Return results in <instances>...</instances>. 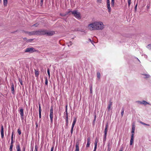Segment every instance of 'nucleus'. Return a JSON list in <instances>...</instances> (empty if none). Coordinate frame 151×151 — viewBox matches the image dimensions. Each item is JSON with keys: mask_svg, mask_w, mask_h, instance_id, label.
I'll use <instances>...</instances> for the list:
<instances>
[{"mask_svg": "<svg viewBox=\"0 0 151 151\" xmlns=\"http://www.w3.org/2000/svg\"><path fill=\"white\" fill-rule=\"evenodd\" d=\"M134 133H132V134L131 137V138H133L134 139Z\"/></svg>", "mask_w": 151, "mask_h": 151, "instance_id": "nucleus-38", "label": "nucleus"}, {"mask_svg": "<svg viewBox=\"0 0 151 151\" xmlns=\"http://www.w3.org/2000/svg\"><path fill=\"white\" fill-rule=\"evenodd\" d=\"M13 147V144H11V145L10 146L9 149L11 151H12V150Z\"/></svg>", "mask_w": 151, "mask_h": 151, "instance_id": "nucleus-29", "label": "nucleus"}, {"mask_svg": "<svg viewBox=\"0 0 151 151\" xmlns=\"http://www.w3.org/2000/svg\"><path fill=\"white\" fill-rule=\"evenodd\" d=\"M122 150H122V149H120L119 150V151H122Z\"/></svg>", "mask_w": 151, "mask_h": 151, "instance_id": "nucleus-49", "label": "nucleus"}, {"mask_svg": "<svg viewBox=\"0 0 151 151\" xmlns=\"http://www.w3.org/2000/svg\"><path fill=\"white\" fill-rule=\"evenodd\" d=\"M28 34L29 35H35L34 31H32V32H29L28 33Z\"/></svg>", "mask_w": 151, "mask_h": 151, "instance_id": "nucleus-18", "label": "nucleus"}, {"mask_svg": "<svg viewBox=\"0 0 151 151\" xmlns=\"http://www.w3.org/2000/svg\"><path fill=\"white\" fill-rule=\"evenodd\" d=\"M19 82L21 85H22V81L21 80H19Z\"/></svg>", "mask_w": 151, "mask_h": 151, "instance_id": "nucleus-41", "label": "nucleus"}, {"mask_svg": "<svg viewBox=\"0 0 151 151\" xmlns=\"http://www.w3.org/2000/svg\"><path fill=\"white\" fill-rule=\"evenodd\" d=\"M79 143L78 142H77L76 144V151H79Z\"/></svg>", "mask_w": 151, "mask_h": 151, "instance_id": "nucleus-10", "label": "nucleus"}, {"mask_svg": "<svg viewBox=\"0 0 151 151\" xmlns=\"http://www.w3.org/2000/svg\"><path fill=\"white\" fill-rule=\"evenodd\" d=\"M127 2L129 6L131 4V0H127Z\"/></svg>", "mask_w": 151, "mask_h": 151, "instance_id": "nucleus-28", "label": "nucleus"}, {"mask_svg": "<svg viewBox=\"0 0 151 151\" xmlns=\"http://www.w3.org/2000/svg\"><path fill=\"white\" fill-rule=\"evenodd\" d=\"M18 134H19V135L21 133V131H20V130L19 129H18Z\"/></svg>", "mask_w": 151, "mask_h": 151, "instance_id": "nucleus-35", "label": "nucleus"}, {"mask_svg": "<svg viewBox=\"0 0 151 151\" xmlns=\"http://www.w3.org/2000/svg\"><path fill=\"white\" fill-rule=\"evenodd\" d=\"M108 127H109L108 125V124H107L105 128L108 129Z\"/></svg>", "mask_w": 151, "mask_h": 151, "instance_id": "nucleus-42", "label": "nucleus"}, {"mask_svg": "<svg viewBox=\"0 0 151 151\" xmlns=\"http://www.w3.org/2000/svg\"><path fill=\"white\" fill-rule=\"evenodd\" d=\"M47 72L48 74V75L49 77L50 78V70H49V69H47Z\"/></svg>", "mask_w": 151, "mask_h": 151, "instance_id": "nucleus-27", "label": "nucleus"}, {"mask_svg": "<svg viewBox=\"0 0 151 151\" xmlns=\"http://www.w3.org/2000/svg\"><path fill=\"white\" fill-rule=\"evenodd\" d=\"M108 11L109 12H111V8L110 6V4H107Z\"/></svg>", "mask_w": 151, "mask_h": 151, "instance_id": "nucleus-15", "label": "nucleus"}, {"mask_svg": "<svg viewBox=\"0 0 151 151\" xmlns=\"http://www.w3.org/2000/svg\"><path fill=\"white\" fill-rule=\"evenodd\" d=\"M70 45H72V42H70Z\"/></svg>", "mask_w": 151, "mask_h": 151, "instance_id": "nucleus-51", "label": "nucleus"}, {"mask_svg": "<svg viewBox=\"0 0 151 151\" xmlns=\"http://www.w3.org/2000/svg\"><path fill=\"white\" fill-rule=\"evenodd\" d=\"M76 118H74V120L73 122V123L72 124V128H71V133H72V132L73 131V127H74L75 125V124L76 123Z\"/></svg>", "mask_w": 151, "mask_h": 151, "instance_id": "nucleus-8", "label": "nucleus"}, {"mask_svg": "<svg viewBox=\"0 0 151 151\" xmlns=\"http://www.w3.org/2000/svg\"><path fill=\"white\" fill-rule=\"evenodd\" d=\"M33 39H31L30 40H28V42H31V41H32L33 40Z\"/></svg>", "mask_w": 151, "mask_h": 151, "instance_id": "nucleus-45", "label": "nucleus"}, {"mask_svg": "<svg viewBox=\"0 0 151 151\" xmlns=\"http://www.w3.org/2000/svg\"><path fill=\"white\" fill-rule=\"evenodd\" d=\"M39 25V24H36L34 25V26H35L36 27H37Z\"/></svg>", "mask_w": 151, "mask_h": 151, "instance_id": "nucleus-40", "label": "nucleus"}, {"mask_svg": "<svg viewBox=\"0 0 151 151\" xmlns=\"http://www.w3.org/2000/svg\"><path fill=\"white\" fill-rule=\"evenodd\" d=\"M140 123L142 124H143L144 125H147V126H149V124H146L144 123H143L142 122H140Z\"/></svg>", "mask_w": 151, "mask_h": 151, "instance_id": "nucleus-34", "label": "nucleus"}, {"mask_svg": "<svg viewBox=\"0 0 151 151\" xmlns=\"http://www.w3.org/2000/svg\"><path fill=\"white\" fill-rule=\"evenodd\" d=\"M134 141V139L133 138H131L130 144V145H132Z\"/></svg>", "mask_w": 151, "mask_h": 151, "instance_id": "nucleus-24", "label": "nucleus"}, {"mask_svg": "<svg viewBox=\"0 0 151 151\" xmlns=\"http://www.w3.org/2000/svg\"><path fill=\"white\" fill-rule=\"evenodd\" d=\"M114 0H111V5L112 6H114Z\"/></svg>", "mask_w": 151, "mask_h": 151, "instance_id": "nucleus-26", "label": "nucleus"}, {"mask_svg": "<svg viewBox=\"0 0 151 151\" xmlns=\"http://www.w3.org/2000/svg\"><path fill=\"white\" fill-rule=\"evenodd\" d=\"M17 151H21L19 145H18L17 147Z\"/></svg>", "mask_w": 151, "mask_h": 151, "instance_id": "nucleus-21", "label": "nucleus"}, {"mask_svg": "<svg viewBox=\"0 0 151 151\" xmlns=\"http://www.w3.org/2000/svg\"><path fill=\"white\" fill-rule=\"evenodd\" d=\"M97 77L99 79H100V73H97Z\"/></svg>", "mask_w": 151, "mask_h": 151, "instance_id": "nucleus-25", "label": "nucleus"}, {"mask_svg": "<svg viewBox=\"0 0 151 151\" xmlns=\"http://www.w3.org/2000/svg\"><path fill=\"white\" fill-rule=\"evenodd\" d=\"M89 40L90 41H91V40L90 39H89Z\"/></svg>", "mask_w": 151, "mask_h": 151, "instance_id": "nucleus-54", "label": "nucleus"}, {"mask_svg": "<svg viewBox=\"0 0 151 151\" xmlns=\"http://www.w3.org/2000/svg\"><path fill=\"white\" fill-rule=\"evenodd\" d=\"M48 83V81L47 79L46 78L45 79V84L46 85H47Z\"/></svg>", "mask_w": 151, "mask_h": 151, "instance_id": "nucleus-33", "label": "nucleus"}, {"mask_svg": "<svg viewBox=\"0 0 151 151\" xmlns=\"http://www.w3.org/2000/svg\"><path fill=\"white\" fill-rule=\"evenodd\" d=\"M137 4L135 6V9H136V7H137Z\"/></svg>", "mask_w": 151, "mask_h": 151, "instance_id": "nucleus-50", "label": "nucleus"}, {"mask_svg": "<svg viewBox=\"0 0 151 151\" xmlns=\"http://www.w3.org/2000/svg\"><path fill=\"white\" fill-rule=\"evenodd\" d=\"M124 114V111H123L121 113V115L122 116H123Z\"/></svg>", "mask_w": 151, "mask_h": 151, "instance_id": "nucleus-46", "label": "nucleus"}, {"mask_svg": "<svg viewBox=\"0 0 151 151\" xmlns=\"http://www.w3.org/2000/svg\"><path fill=\"white\" fill-rule=\"evenodd\" d=\"M1 137L3 138L4 137V128L3 126L2 125L1 126Z\"/></svg>", "mask_w": 151, "mask_h": 151, "instance_id": "nucleus-9", "label": "nucleus"}, {"mask_svg": "<svg viewBox=\"0 0 151 151\" xmlns=\"http://www.w3.org/2000/svg\"><path fill=\"white\" fill-rule=\"evenodd\" d=\"M44 35H46L48 36H52L55 34V32L53 31H47L44 30Z\"/></svg>", "mask_w": 151, "mask_h": 151, "instance_id": "nucleus-4", "label": "nucleus"}, {"mask_svg": "<svg viewBox=\"0 0 151 151\" xmlns=\"http://www.w3.org/2000/svg\"><path fill=\"white\" fill-rule=\"evenodd\" d=\"M34 51V49L33 48H29L26 49L25 51V52H29L31 53Z\"/></svg>", "mask_w": 151, "mask_h": 151, "instance_id": "nucleus-7", "label": "nucleus"}, {"mask_svg": "<svg viewBox=\"0 0 151 151\" xmlns=\"http://www.w3.org/2000/svg\"><path fill=\"white\" fill-rule=\"evenodd\" d=\"M97 2L98 3H101V0H97Z\"/></svg>", "mask_w": 151, "mask_h": 151, "instance_id": "nucleus-31", "label": "nucleus"}, {"mask_svg": "<svg viewBox=\"0 0 151 151\" xmlns=\"http://www.w3.org/2000/svg\"><path fill=\"white\" fill-rule=\"evenodd\" d=\"M96 30H99L103 29L104 26L103 22L100 21L95 22Z\"/></svg>", "mask_w": 151, "mask_h": 151, "instance_id": "nucleus-2", "label": "nucleus"}, {"mask_svg": "<svg viewBox=\"0 0 151 151\" xmlns=\"http://www.w3.org/2000/svg\"><path fill=\"white\" fill-rule=\"evenodd\" d=\"M138 103H140V104H146L147 103L145 101H143L142 102L138 101L137 102Z\"/></svg>", "mask_w": 151, "mask_h": 151, "instance_id": "nucleus-20", "label": "nucleus"}, {"mask_svg": "<svg viewBox=\"0 0 151 151\" xmlns=\"http://www.w3.org/2000/svg\"><path fill=\"white\" fill-rule=\"evenodd\" d=\"M90 143L87 142V145H86V147H89V145H90Z\"/></svg>", "mask_w": 151, "mask_h": 151, "instance_id": "nucleus-36", "label": "nucleus"}, {"mask_svg": "<svg viewBox=\"0 0 151 151\" xmlns=\"http://www.w3.org/2000/svg\"><path fill=\"white\" fill-rule=\"evenodd\" d=\"M50 117L51 122H52L53 118V109L52 108H51L50 110Z\"/></svg>", "mask_w": 151, "mask_h": 151, "instance_id": "nucleus-6", "label": "nucleus"}, {"mask_svg": "<svg viewBox=\"0 0 151 151\" xmlns=\"http://www.w3.org/2000/svg\"><path fill=\"white\" fill-rule=\"evenodd\" d=\"M8 3V0H3V4L4 6H6Z\"/></svg>", "mask_w": 151, "mask_h": 151, "instance_id": "nucleus-14", "label": "nucleus"}, {"mask_svg": "<svg viewBox=\"0 0 151 151\" xmlns=\"http://www.w3.org/2000/svg\"><path fill=\"white\" fill-rule=\"evenodd\" d=\"M41 106L40 105L39 106V114L40 118H41Z\"/></svg>", "mask_w": 151, "mask_h": 151, "instance_id": "nucleus-17", "label": "nucleus"}, {"mask_svg": "<svg viewBox=\"0 0 151 151\" xmlns=\"http://www.w3.org/2000/svg\"><path fill=\"white\" fill-rule=\"evenodd\" d=\"M111 107V105H109V106L108 108L109 109H110Z\"/></svg>", "mask_w": 151, "mask_h": 151, "instance_id": "nucleus-48", "label": "nucleus"}, {"mask_svg": "<svg viewBox=\"0 0 151 151\" xmlns=\"http://www.w3.org/2000/svg\"><path fill=\"white\" fill-rule=\"evenodd\" d=\"M13 133L12 132V135L11 137V144H13L14 143L13 141Z\"/></svg>", "mask_w": 151, "mask_h": 151, "instance_id": "nucleus-22", "label": "nucleus"}, {"mask_svg": "<svg viewBox=\"0 0 151 151\" xmlns=\"http://www.w3.org/2000/svg\"><path fill=\"white\" fill-rule=\"evenodd\" d=\"M1 2V0H0V2Z\"/></svg>", "mask_w": 151, "mask_h": 151, "instance_id": "nucleus-53", "label": "nucleus"}, {"mask_svg": "<svg viewBox=\"0 0 151 151\" xmlns=\"http://www.w3.org/2000/svg\"><path fill=\"white\" fill-rule=\"evenodd\" d=\"M96 149H95V147H94V150L93 151H96Z\"/></svg>", "mask_w": 151, "mask_h": 151, "instance_id": "nucleus-52", "label": "nucleus"}, {"mask_svg": "<svg viewBox=\"0 0 151 151\" xmlns=\"http://www.w3.org/2000/svg\"><path fill=\"white\" fill-rule=\"evenodd\" d=\"M68 116H67V117H66V122H67V123H68Z\"/></svg>", "mask_w": 151, "mask_h": 151, "instance_id": "nucleus-44", "label": "nucleus"}, {"mask_svg": "<svg viewBox=\"0 0 151 151\" xmlns=\"http://www.w3.org/2000/svg\"><path fill=\"white\" fill-rule=\"evenodd\" d=\"M54 150V147H52L51 149V151H53Z\"/></svg>", "mask_w": 151, "mask_h": 151, "instance_id": "nucleus-43", "label": "nucleus"}, {"mask_svg": "<svg viewBox=\"0 0 151 151\" xmlns=\"http://www.w3.org/2000/svg\"><path fill=\"white\" fill-rule=\"evenodd\" d=\"M96 27L95 22L90 23L88 25V28L90 30H96Z\"/></svg>", "mask_w": 151, "mask_h": 151, "instance_id": "nucleus-3", "label": "nucleus"}, {"mask_svg": "<svg viewBox=\"0 0 151 151\" xmlns=\"http://www.w3.org/2000/svg\"><path fill=\"white\" fill-rule=\"evenodd\" d=\"M98 141V139L96 138L95 139V143H94V144H95L94 147H95V149H96L97 143Z\"/></svg>", "mask_w": 151, "mask_h": 151, "instance_id": "nucleus-11", "label": "nucleus"}, {"mask_svg": "<svg viewBox=\"0 0 151 151\" xmlns=\"http://www.w3.org/2000/svg\"><path fill=\"white\" fill-rule=\"evenodd\" d=\"M71 12L73 16L78 19L80 20L82 18L81 14L80 12L76 10H74Z\"/></svg>", "mask_w": 151, "mask_h": 151, "instance_id": "nucleus-1", "label": "nucleus"}, {"mask_svg": "<svg viewBox=\"0 0 151 151\" xmlns=\"http://www.w3.org/2000/svg\"><path fill=\"white\" fill-rule=\"evenodd\" d=\"M70 12H66L64 14L63 13H60V15L62 17H64L66 16Z\"/></svg>", "mask_w": 151, "mask_h": 151, "instance_id": "nucleus-13", "label": "nucleus"}, {"mask_svg": "<svg viewBox=\"0 0 151 151\" xmlns=\"http://www.w3.org/2000/svg\"><path fill=\"white\" fill-rule=\"evenodd\" d=\"M146 78H148L149 77V76L148 75H146Z\"/></svg>", "mask_w": 151, "mask_h": 151, "instance_id": "nucleus-47", "label": "nucleus"}, {"mask_svg": "<svg viewBox=\"0 0 151 151\" xmlns=\"http://www.w3.org/2000/svg\"><path fill=\"white\" fill-rule=\"evenodd\" d=\"M12 91L13 93H14V86L13 84L12 83Z\"/></svg>", "mask_w": 151, "mask_h": 151, "instance_id": "nucleus-16", "label": "nucleus"}, {"mask_svg": "<svg viewBox=\"0 0 151 151\" xmlns=\"http://www.w3.org/2000/svg\"><path fill=\"white\" fill-rule=\"evenodd\" d=\"M110 4L109 0H107V4Z\"/></svg>", "mask_w": 151, "mask_h": 151, "instance_id": "nucleus-39", "label": "nucleus"}, {"mask_svg": "<svg viewBox=\"0 0 151 151\" xmlns=\"http://www.w3.org/2000/svg\"><path fill=\"white\" fill-rule=\"evenodd\" d=\"M20 114L22 118H23L24 116V113L23 109H20Z\"/></svg>", "mask_w": 151, "mask_h": 151, "instance_id": "nucleus-12", "label": "nucleus"}, {"mask_svg": "<svg viewBox=\"0 0 151 151\" xmlns=\"http://www.w3.org/2000/svg\"><path fill=\"white\" fill-rule=\"evenodd\" d=\"M135 126L134 125H132V133H134V130H135Z\"/></svg>", "mask_w": 151, "mask_h": 151, "instance_id": "nucleus-19", "label": "nucleus"}, {"mask_svg": "<svg viewBox=\"0 0 151 151\" xmlns=\"http://www.w3.org/2000/svg\"><path fill=\"white\" fill-rule=\"evenodd\" d=\"M66 108H67V106H66Z\"/></svg>", "mask_w": 151, "mask_h": 151, "instance_id": "nucleus-55", "label": "nucleus"}, {"mask_svg": "<svg viewBox=\"0 0 151 151\" xmlns=\"http://www.w3.org/2000/svg\"><path fill=\"white\" fill-rule=\"evenodd\" d=\"M35 35H44V30H38L34 31Z\"/></svg>", "mask_w": 151, "mask_h": 151, "instance_id": "nucleus-5", "label": "nucleus"}, {"mask_svg": "<svg viewBox=\"0 0 151 151\" xmlns=\"http://www.w3.org/2000/svg\"><path fill=\"white\" fill-rule=\"evenodd\" d=\"M87 142L90 143V138L89 137L87 138Z\"/></svg>", "mask_w": 151, "mask_h": 151, "instance_id": "nucleus-32", "label": "nucleus"}, {"mask_svg": "<svg viewBox=\"0 0 151 151\" xmlns=\"http://www.w3.org/2000/svg\"><path fill=\"white\" fill-rule=\"evenodd\" d=\"M43 0H40V5L42 6L43 4Z\"/></svg>", "mask_w": 151, "mask_h": 151, "instance_id": "nucleus-37", "label": "nucleus"}, {"mask_svg": "<svg viewBox=\"0 0 151 151\" xmlns=\"http://www.w3.org/2000/svg\"><path fill=\"white\" fill-rule=\"evenodd\" d=\"M38 72L37 71L35 70V75L36 76H37L38 75Z\"/></svg>", "mask_w": 151, "mask_h": 151, "instance_id": "nucleus-30", "label": "nucleus"}, {"mask_svg": "<svg viewBox=\"0 0 151 151\" xmlns=\"http://www.w3.org/2000/svg\"><path fill=\"white\" fill-rule=\"evenodd\" d=\"M107 131H108V129L105 128V131H104L105 137H106V136L107 132Z\"/></svg>", "mask_w": 151, "mask_h": 151, "instance_id": "nucleus-23", "label": "nucleus"}]
</instances>
